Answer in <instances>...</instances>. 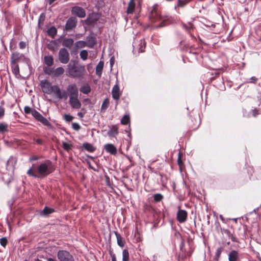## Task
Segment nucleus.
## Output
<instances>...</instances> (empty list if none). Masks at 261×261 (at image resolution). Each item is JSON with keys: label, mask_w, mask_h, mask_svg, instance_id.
I'll return each mask as SVG.
<instances>
[{"label": "nucleus", "mask_w": 261, "mask_h": 261, "mask_svg": "<svg viewBox=\"0 0 261 261\" xmlns=\"http://www.w3.org/2000/svg\"><path fill=\"white\" fill-rule=\"evenodd\" d=\"M67 66V71L69 75L72 77H81L85 72V66L79 65L78 63L76 61H71Z\"/></svg>", "instance_id": "obj_1"}, {"label": "nucleus", "mask_w": 261, "mask_h": 261, "mask_svg": "<svg viewBox=\"0 0 261 261\" xmlns=\"http://www.w3.org/2000/svg\"><path fill=\"white\" fill-rule=\"evenodd\" d=\"M51 162L48 161L46 162L40 164L36 170L37 174L39 177H44L49 174L51 171L50 170V166Z\"/></svg>", "instance_id": "obj_2"}, {"label": "nucleus", "mask_w": 261, "mask_h": 261, "mask_svg": "<svg viewBox=\"0 0 261 261\" xmlns=\"http://www.w3.org/2000/svg\"><path fill=\"white\" fill-rule=\"evenodd\" d=\"M19 62L29 64L30 61L23 54L17 51L13 52L10 57L11 64H17Z\"/></svg>", "instance_id": "obj_3"}, {"label": "nucleus", "mask_w": 261, "mask_h": 261, "mask_svg": "<svg viewBox=\"0 0 261 261\" xmlns=\"http://www.w3.org/2000/svg\"><path fill=\"white\" fill-rule=\"evenodd\" d=\"M77 23V20L75 17H71L69 18L66 21L63 31L66 32L72 31L76 28Z\"/></svg>", "instance_id": "obj_4"}, {"label": "nucleus", "mask_w": 261, "mask_h": 261, "mask_svg": "<svg viewBox=\"0 0 261 261\" xmlns=\"http://www.w3.org/2000/svg\"><path fill=\"white\" fill-rule=\"evenodd\" d=\"M53 93L55 94L59 99L66 100L68 98V93L64 90H62L57 85H54Z\"/></svg>", "instance_id": "obj_5"}, {"label": "nucleus", "mask_w": 261, "mask_h": 261, "mask_svg": "<svg viewBox=\"0 0 261 261\" xmlns=\"http://www.w3.org/2000/svg\"><path fill=\"white\" fill-rule=\"evenodd\" d=\"M57 256L60 261H74L72 255L66 250L59 251Z\"/></svg>", "instance_id": "obj_6"}, {"label": "nucleus", "mask_w": 261, "mask_h": 261, "mask_svg": "<svg viewBox=\"0 0 261 261\" xmlns=\"http://www.w3.org/2000/svg\"><path fill=\"white\" fill-rule=\"evenodd\" d=\"M70 59L69 54L65 48H62L59 51V60L63 64H67Z\"/></svg>", "instance_id": "obj_7"}, {"label": "nucleus", "mask_w": 261, "mask_h": 261, "mask_svg": "<svg viewBox=\"0 0 261 261\" xmlns=\"http://www.w3.org/2000/svg\"><path fill=\"white\" fill-rule=\"evenodd\" d=\"M40 86L42 92L44 93L50 94L53 93L54 86H52L50 83L47 80H43L40 81Z\"/></svg>", "instance_id": "obj_8"}, {"label": "nucleus", "mask_w": 261, "mask_h": 261, "mask_svg": "<svg viewBox=\"0 0 261 261\" xmlns=\"http://www.w3.org/2000/svg\"><path fill=\"white\" fill-rule=\"evenodd\" d=\"M33 116L38 121L41 122L45 126H50V123L47 120L46 118L44 117L37 110H34L33 112Z\"/></svg>", "instance_id": "obj_9"}, {"label": "nucleus", "mask_w": 261, "mask_h": 261, "mask_svg": "<svg viewBox=\"0 0 261 261\" xmlns=\"http://www.w3.org/2000/svg\"><path fill=\"white\" fill-rule=\"evenodd\" d=\"M69 97H78L79 90L76 85L75 84H69L67 87V91Z\"/></svg>", "instance_id": "obj_10"}, {"label": "nucleus", "mask_w": 261, "mask_h": 261, "mask_svg": "<svg viewBox=\"0 0 261 261\" xmlns=\"http://www.w3.org/2000/svg\"><path fill=\"white\" fill-rule=\"evenodd\" d=\"M71 13L80 18H84L86 16V12L85 10L79 6H74L72 8Z\"/></svg>", "instance_id": "obj_11"}, {"label": "nucleus", "mask_w": 261, "mask_h": 261, "mask_svg": "<svg viewBox=\"0 0 261 261\" xmlns=\"http://www.w3.org/2000/svg\"><path fill=\"white\" fill-rule=\"evenodd\" d=\"M157 5H154L150 11V14L149 15V18L152 22H154L157 20L160 19V15L158 13L156 10Z\"/></svg>", "instance_id": "obj_12"}, {"label": "nucleus", "mask_w": 261, "mask_h": 261, "mask_svg": "<svg viewBox=\"0 0 261 261\" xmlns=\"http://www.w3.org/2000/svg\"><path fill=\"white\" fill-rule=\"evenodd\" d=\"M188 214L185 210L179 208L177 213V220L181 223L185 222L187 219Z\"/></svg>", "instance_id": "obj_13"}, {"label": "nucleus", "mask_w": 261, "mask_h": 261, "mask_svg": "<svg viewBox=\"0 0 261 261\" xmlns=\"http://www.w3.org/2000/svg\"><path fill=\"white\" fill-rule=\"evenodd\" d=\"M69 103L73 109H79L81 107V102L78 99V97H70Z\"/></svg>", "instance_id": "obj_14"}, {"label": "nucleus", "mask_w": 261, "mask_h": 261, "mask_svg": "<svg viewBox=\"0 0 261 261\" xmlns=\"http://www.w3.org/2000/svg\"><path fill=\"white\" fill-rule=\"evenodd\" d=\"M17 161L15 158L11 156L6 163V168L9 170H13L16 164Z\"/></svg>", "instance_id": "obj_15"}, {"label": "nucleus", "mask_w": 261, "mask_h": 261, "mask_svg": "<svg viewBox=\"0 0 261 261\" xmlns=\"http://www.w3.org/2000/svg\"><path fill=\"white\" fill-rule=\"evenodd\" d=\"M112 97L114 99L118 100L120 96V89L118 85H115L112 90Z\"/></svg>", "instance_id": "obj_16"}, {"label": "nucleus", "mask_w": 261, "mask_h": 261, "mask_svg": "<svg viewBox=\"0 0 261 261\" xmlns=\"http://www.w3.org/2000/svg\"><path fill=\"white\" fill-rule=\"evenodd\" d=\"M55 209L48 206H45L44 208L40 211V215L42 216L48 217L50 214L55 212Z\"/></svg>", "instance_id": "obj_17"}, {"label": "nucleus", "mask_w": 261, "mask_h": 261, "mask_svg": "<svg viewBox=\"0 0 261 261\" xmlns=\"http://www.w3.org/2000/svg\"><path fill=\"white\" fill-rule=\"evenodd\" d=\"M86 43L87 46L89 48H93L95 44L96 43V40L95 37L92 36H89L86 37Z\"/></svg>", "instance_id": "obj_18"}, {"label": "nucleus", "mask_w": 261, "mask_h": 261, "mask_svg": "<svg viewBox=\"0 0 261 261\" xmlns=\"http://www.w3.org/2000/svg\"><path fill=\"white\" fill-rule=\"evenodd\" d=\"M105 150L111 154L115 155L117 153V149L115 146L112 144H107L105 145Z\"/></svg>", "instance_id": "obj_19"}, {"label": "nucleus", "mask_w": 261, "mask_h": 261, "mask_svg": "<svg viewBox=\"0 0 261 261\" xmlns=\"http://www.w3.org/2000/svg\"><path fill=\"white\" fill-rule=\"evenodd\" d=\"M239 259V252L236 250L231 251L228 254L229 261H237Z\"/></svg>", "instance_id": "obj_20"}, {"label": "nucleus", "mask_w": 261, "mask_h": 261, "mask_svg": "<svg viewBox=\"0 0 261 261\" xmlns=\"http://www.w3.org/2000/svg\"><path fill=\"white\" fill-rule=\"evenodd\" d=\"M118 134V130L116 125H113L107 133L108 135L111 138L115 137Z\"/></svg>", "instance_id": "obj_21"}, {"label": "nucleus", "mask_w": 261, "mask_h": 261, "mask_svg": "<svg viewBox=\"0 0 261 261\" xmlns=\"http://www.w3.org/2000/svg\"><path fill=\"white\" fill-rule=\"evenodd\" d=\"M80 91L83 94H88L91 92V89L88 83H85L80 87Z\"/></svg>", "instance_id": "obj_22"}, {"label": "nucleus", "mask_w": 261, "mask_h": 261, "mask_svg": "<svg viewBox=\"0 0 261 261\" xmlns=\"http://www.w3.org/2000/svg\"><path fill=\"white\" fill-rule=\"evenodd\" d=\"M73 43L74 40L72 38H65L62 41V45L68 48H70Z\"/></svg>", "instance_id": "obj_23"}, {"label": "nucleus", "mask_w": 261, "mask_h": 261, "mask_svg": "<svg viewBox=\"0 0 261 261\" xmlns=\"http://www.w3.org/2000/svg\"><path fill=\"white\" fill-rule=\"evenodd\" d=\"M11 64L12 73L16 77H18L20 75L19 74V68L18 64Z\"/></svg>", "instance_id": "obj_24"}, {"label": "nucleus", "mask_w": 261, "mask_h": 261, "mask_svg": "<svg viewBox=\"0 0 261 261\" xmlns=\"http://www.w3.org/2000/svg\"><path fill=\"white\" fill-rule=\"evenodd\" d=\"M44 63L47 67H50L54 64V58L52 56H46L44 58Z\"/></svg>", "instance_id": "obj_25"}, {"label": "nucleus", "mask_w": 261, "mask_h": 261, "mask_svg": "<svg viewBox=\"0 0 261 261\" xmlns=\"http://www.w3.org/2000/svg\"><path fill=\"white\" fill-rule=\"evenodd\" d=\"M104 63L103 61H100L97 65L96 67V74L99 76H100L102 74V71L103 68Z\"/></svg>", "instance_id": "obj_26"}, {"label": "nucleus", "mask_w": 261, "mask_h": 261, "mask_svg": "<svg viewBox=\"0 0 261 261\" xmlns=\"http://www.w3.org/2000/svg\"><path fill=\"white\" fill-rule=\"evenodd\" d=\"M47 33L48 36H49L53 39H54V38H55L56 35H57V30L55 27H54V26L51 27L50 28L48 29V30L47 31Z\"/></svg>", "instance_id": "obj_27"}, {"label": "nucleus", "mask_w": 261, "mask_h": 261, "mask_svg": "<svg viewBox=\"0 0 261 261\" xmlns=\"http://www.w3.org/2000/svg\"><path fill=\"white\" fill-rule=\"evenodd\" d=\"M135 7V0H130L128 4V7L126 11L127 14H132L134 12Z\"/></svg>", "instance_id": "obj_28"}, {"label": "nucleus", "mask_w": 261, "mask_h": 261, "mask_svg": "<svg viewBox=\"0 0 261 261\" xmlns=\"http://www.w3.org/2000/svg\"><path fill=\"white\" fill-rule=\"evenodd\" d=\"M83 148L90 152H93L95 150V148L90 143H84L83 144Z\"/></svg>", "instance_id": "obj_29"}, {"label": "nucleus", "mask_w": 261, "mask_h": 261, "mask_svg": "<svg viewBox=\"0 0 261 261\" xmlns=\"http://www.w3.org/2000/svg\"><path fill=\"white\" fill-rule=\"evenodd\" d=\"M146 46V43L144 39H141L139 44L137 46V48L138 49L139 53H142L144 51V49Z\"/></svg>", "instance_id": "obj_30"}, {"label": "nucleus", "mask_w": 261, "mask_h": 261, "mask_svg": "<svg viewBox=\"0 0 261 261\" xmlns=\"http://www.w3.org/2000/svg\"><path fill=\"white\" fill-rule=\"evenodd\" d=\"M152 197L153 198V201L154 202H159L162 200L164 198L163 195L160 193L154 194Z\"/></svg>", "instance_id": "obj_31"}, {"label": "nucleus", "mask_w": 261, "mask_h": 261, "mask_svg": "<svg viewBox=\"0 0 261 261\" xmlns=\"http://www.w3.org/2000/svg\"><path fill=\"white\" fill-rule=\"evenodd\" d=\"M64 72V69L61 67H58L56 69H54V75L56 76L63 74Z\"/></svg>", "instance_id": "obj_32"}, {"label": "nucleus", "mask_w": 261, "mask_h": 261, "mask_svg": "<svg viewBox=\"0 0 261 261\" xmlns=\"http://www.w3.org/2000/svg\"><path fill=\"white\" fill-rule=\"evenodd\" d=\"M115 234L116 236L118 245L120 247H123L124 245V243L120 234L117 232H115Z\"/></svg>", "instance_id": "obj_33"}, {"label": "nucleus", "mask_w": 261, "mask_h": 261, "mask_svg": "<svg viewBox=\"0 0 261 261\" xmlns=\"http://www.w3.org/2000/svg\"><path fill=\"white\" fill-rule=\"evenodd\" d=\"M182 28L187 32H190L191 30L193 29V25L191 23H182Z\"/></svg>", "instance_id": "obj_34"}, {"label": "nucleus", "mask_w": 261, "mask_h": 261, "mask_svg": "<svg viewBox=\"0 0 261 261\" xmlns=\"http://www.w3.org/2000/svg\"><path fill=\"white\" fill-rule=\"evenodd\" d=\"M109 100L108 98H106L101 105V111H105L109 107Z\"/></svg>", "instance_id": "obj_35"}, {"label": "nucleus", "mask_w": 261, "mask_h": 261, "mask_svg": "<svg viewBox=\"0 0 261 261\" xmlns=\"http://www.w3.org/2000/svg\"><path fill=\"white\" fill-rule=\"evenodd\" d=\"M129 260V252L127 250L124 249L122 251V261Z\"/></svg>", "instance_id": "obj_36"}, {"label": "nucleus", "mask_w": 261, "mask_h": 261, "mask_svg": "<svg viewBox=\"0 0 261 261\" xmlns=\"http://www.w3.org/2000/svg\"><path fill=\"white\" fill-rule=\"evenodd\" d=\"M129 116L127 115H125L121 120V123L123 125H126L129 122Z\"/></svg>", "instance_id": "obj_37"}, {"label": "nucleus", "mask_w": 261, "mask_h": 261, "mask_svg": "<svg viewBox=\"0 0 261 261\" xmlns=\"http://www.w3.org/2000/svg\"><path fill=\"white\" fill-rule=\"evenodd\" d=\"M188 3H189L188 0H178L177 6L175 7V8H176V7H184Z\"/></svg>", "instance_id": "obj_38"}, {"label": "nucleus", "mask_w": 261, "mask_h": 261, "mask_svg": "<svg viewBox=\"0 0 261 261\" xmlns=\"http://www.w3.org/2000/svg\"><path fill=\"white\" fill-rule=\"evenodd\" d=\"M44 73L48 75L54 74V69L53 68H49V67H45L44 68Z\"/></svg>", "instance_id": "obj_39"}, {"label": "nucleus", "mask_w": 261, "mask_h": 261, "mask_svg": "<svg viewBox=\"0 0 261 261\" xmlns=\"http://www.w3.org/2000/svg\"><path fill=\"white\" fill-rule=\"evenodd\" d=\"M88 55V51L86 50H82L80 54L81 58L84 61L87 59Z\"/></svg>", "instance_id": "obj_40"}, {"label": "nucleus", "mask_w": 261, "mask_h": 261, "mask_svg": "<svg viewBox=\"0 0 261 261\" xmlns=\"http://www.w3.org/2000/svg\"><path fill=\"white\" fill-rule=\"evenodd\" d=\"M8 125L7 124L0 123V133H4L8 131Z\"/></svg>", "instance_id": "obj_41"}, {"label": "nucleus", "mask_w": 261, "mask_h": 261, "mask_svg": "<svg viewBox=\"0 0 261 261\" xmlns=\"http://www.w3.org/2000/svg\"><path fill=\"white\" fill-rule=\"evenodd\" d=\"M56 47V43L55 41H51L50 43L47 45V48L49 50H55Z\"/></svg>", "instance_id": "obj_42"}, {"label": "nucleus", "mask_w": 261, "mask_h": 261, "mask_svg": "<svg viewBox=\"0 0 261 261\" xmlns=\"http://www.w3.org/2000/svg\"><path fill=\"white\" fill-rule=\"evenodd\" d=\"M75 45L76 47L81 48L87 46L86 42L82 40L76 41L75 43Z\"/></svg>", "instance_id": "obj_43"}, {"label": "nucleus", "mask_w": 261, "mask_h": 261, "mask_svg": "<svg viewBox=\"0 0 261 261\" xmlns=\"http://www.w3.org/2000/svg\"><path fill=\"white\" fill-rule=\"evenodd\" d=\"M222 251V248L221 247L218 248L215 252V255L214 258L219 259V258L221 255Z\"/></svg>", "instance_id": "obj_44"}, {"label": "nucleus", "mask_w": 261, "mask_h": 261, "mask_svg": "<svg viewBox=\"0 0 261 261\" xmlns=\"http://www.w3.org/2000/svg\"><path fill=\"white\" fill-rule=\"evenodd\" d=\"M8 243V240L7 238L3 237L0 239V244L4 248L6 247Z\"/></svg>", "instance_id": "obj_45"}, {"label": "nucleus", "mask_w": 261, "mask_h": 261, "mask_svg": "<svg viewBox=\"0 0 261 261\" xmlns=\"http://www.w3.org/2000/svg\"><path fill=\"white\" fill-rule=\"evenodd\" d=\"M27 174L29 175L34 177L35 178H39V176L37 174V173H35L34 172H33L32 168H30V169L28 170V171H27Z\"/></svg>", "instance_id": "obj_46"}, {"label": "nucleus", "mask_w": 261, "mask_h": 261, "mask_svg": "<svg viewBox=\"0 0 261 261\" xmlns=\"http://www.w3.org/2000/svg\"><path fill=\"white\" fill-rule=\"evenodd\" d=\"M62 147L64 148V150L66 151H69L71 149V145L69 144L68 143L66 142H63L62 144Z\"/></svg>", "instance_id": "obj_47"}, {"label": "nucleus", "mask_w": 261, "mask_h": 261, "mask_svg": "<svg viewBox=\"0 0 261 261\" xmlns=\"http://www.w3.org/2000/svg\"><path fill=\"white\" fill-rule=\"evenodd\" d=\"M34 110V109H32L28 106H25L24 108V111L25 113H26V114H30L31 113L32 116H33V112Z\"/></svg>", "instance_id": "obj_48"}, {"label": "nucleus", "mask_w": 261, "mask_h": 261, "mask_svg": "<svg viewBox=\"0 0 261 261\" xmlns=\"http://www.w3.org/2000/svg\"><path fill=\"white\" fill-rule=\"evenodd\" d=\"M64 119L67 121V122H70L72 120V119H73V117L71 115H68V114H66L64 115Z\"/></svg>", "instance_id": "obj_49"}, {"label": "nucleus", "mask_w": 261, "mask_h": 261, "mask_svg": "<svg viewBox=\"0 0 261 261\" xmlns=\"http://www.w3.org/2000/svg\"><path fill=\"white\" fill-rule=\"evenodd\" d=\"M72 128L75 130H79L81 128L80 125L77 123L75 122L72 124Z\"/></svg>", "instance_id": "obj_50"}, {"label": "nucleus", "mask_w": 261, "mask_h": 261, "mask_svg": "<svg viewBox=\"0 0 261 261\" xmlns=\"http://www.w3.org/2000/svg\"><path fill=\"white\" fill-rule=\"evenodd\" d=\"M5 115V109L0 106V119H2Z\"/></svg>", "instance_id": "obj_51"}, {"label": "nucleus", "mask_w": 261, "mask_h": 261, "mask_svg": "<svg viewBox=\"0 0 261 261\" xmlns=\"http://www.w3.org/2000/svg\"><path fill=\"white\" fill-rule=\"evenodd\" d=\"M26 46V43L24 41H20L19 43V47L20 49H24Z\"/></svg>", "instance_id": "obj_52"}, {"label": "nucleus", "mask_w": 261, "mask_h": 261, "mask_svg": "<svg viewBox=\"0 0 261 261\" xmlns=\"http://www.w3.org/2000/svg\"><path fill=\"white\" fill-rule=\"evenodd\" d=\"M223 232L228 237H230L232 234L230 231L227 229H223Z\"/></svg>", "instance_id": "obj_53"}, {"label": "nucleus", "mask_w": 261, "mask_h": 261, "mask_svg": "<svg viewBox=\"0 0 261 261\" xmlns=\"http://www.w3.org/2000/svg\"><path fill=\"white\" fill-rule=\"evenodd\" d=\"M177 162H178V164L179 166H181L183 164V163L181 161V159L180 152L178 153V158L177 159Z\"/></svg>", "instance_id": "obj_54"}, {"label": "nucleus", "mask_w": 261, "mask_h": 261, "mask_svg": "<svg viewBox=\"0 0 261 261\" xmlns=\"http://www.w3.org/2000/svg\"><path fill=\"white\" fill-rule=\"evenodd\" d=\"M229 238L232 241L234 242H239V240L238 239L235 237L234 236H233V234H232L230 237Z\"/></svg>", "instance_id": "obj_55"}, {"label": "nucleus", "mask_w": 261, "mask_h": 261, "mask_svg": "<svg viewBox=\"0 0 261 261\" xmlns=\"http://www.w3.org/2000/svg\"><path fill=\"white\" fill-rule=\"evenodd\" d=\"M252 113H253V115L254 117L256 116L258 114V111L256 109L253 110Z\"/></svg>", "instance_id": "obj_56"}, {"label": "nucleus", "mask_w": 261, "mask_h": 261, "mask_svg": "<svg viewBox=\"0 0 261 261\" xmlns=\"http://www.w3.org/2000/svg\"><path fill=\"white\" fill-rule=\"evenodd\" d=\"M110 65H111V67H112L114 63V57H112L111 58L110 60Z\"/></svg>", "instance_id": "obj_57"}, {"label": "nucleus", "mask_w": 261, "mask_h": 261, "mask_svg": "<svg viewBox=\"0 0 261 261\" xmlns=\"http://www.w3.org/2000/svg\"><path fill=\"white\" fill-rule=\"evenodd\" d=\"M250 82L251 83H255L257 81V78H256L254 76H253L250 78Z\"/></svg>", "instance_id": "obj_58"}, {"label": "nucleus", "mask_w": 261, "mask_h": 261, "mask_svg": "<svg viewBox=\"0 0 261 261\" xmlns=\"http://www.w3.org/2000/svg\"><path fill=\"white\" fill-rule=\"evenodd\" d=\"M111 257H112V261H117L115 255L112 253H110Z\"/></svg>", "instance_id": "obj_59"}, {"label": "nucleus", "mask_w": 261, "mask_h": 261, "mask_svg": "<svg viewBox=\"0 0 261 261\" xmlns=\"http://www.w3.org/2000/svg\"><path fill=\"white\" fill-rule=\"evenodd\" d=\"M77 116L80 118H83L84 116V114L82 112H78L77 113Z\"/></svg>", "instance_id": "obj_60"}, {"label": "nucleus", "mask_w": 261, "mask_h": 261, "mask_svg": "<svg viewBox=\"0 0 261 261\" xmlns=\"http://www.w3.org/2000/svg\"><path fill=\"white\" fill-rule=\"evenodd\" d=\"M36 142L38 144H42V140L40 139H37L36 140Z\"/></svg>", "instance_id": "obj_61"}, {"label": "nucleus", "mask_w": 261, "mask_h": 261, "mask_svg": "<svg viewBox=\"0 0 261 261\" xmlns=\"http://www.w3.org/2000/svg\"><path fill=\"white\" fill-rule=\"evenodd\" d=\"M88 164L89 168L93 169L94 171H96V170L92 166H91L89 162L88 163Z\"/></svg>", "instance_id": "obj_62"}, {"label": "nucleus", "mask_w": 261, "mask_h": 261, "mask_svg": "<svg viewBox=\"0 0 261 261\" xmlns=\"http://www.w3.org/2000/svg\"><path fill=\"white\" fill-rule=\"evenodd\" d=\"M47 261H56L55 259L52 258H47Z\"/></svg>", "instance_id": "obj_63"}, {"label": "nucleus", "mask_w": 261, "mask_h": 261, "mask_svg": "<svg viewBox=\"0 0 261 261\" xmlns=\"http://www.w3.org/2000/svg\"><path fill=\"white\" fill-rule=\"evenodd\" d=\"M37 159H38V158L37 157H34V158H31L30 160L31 161H34V160H36Z\"/></svg>", "instance_id": "obj_64"}]
</instances>
